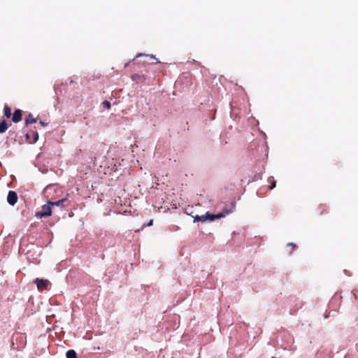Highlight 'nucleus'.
Instances as JSON below:
<instances>
[{
	"instance_id": "nucleus-1",
	"label": "nucleus",
	"mask_w": 358,
	"mask_h": 358,
	"mask_svg": "<svg viewBox=\"0 0 358 358\" xmlns=\"http://www.w3.org/2000/svg\"><path fill=\"white\" fill-rule=\"evenodd\" d=\"M236 208V203L234 201L231 202L230 206L229 208H224L222 211L217 214H210L209 213H206L204 215H196L194 217V222H206L207 220L213 221L215 219H220L221 217H224L226 215L233 213Z\"/></svg>"
},
{
	"instance_id": "nucleus-2",
	"label": "nucleus",
	"mask_w": 358,
	"mask_h": 358,
	"mask_svg": "<svg viewBox=\"0 0 358 358\" xmlns=\"http://www.w3.org/2000/svg\"><path fill=\"white\" fill-rule=\"evenodd\" d=\"M52 215V206L49 203V201L47 204H45L42 206V209L41 212H38L36 213V216H38L40 217H49Z\"/></svg>"
},
{
	"instance_id": "nucleus-3",
	"label": "nucleus",
	"mask_w": 358,
	"mask_h": 358,
	"mask_svg": "<svg viewBox=\"0 0 358 358\" xmlns=\"http://www.w3.org/2000/svg\"><path fill=\"white\" fill-rule=\"evenodd\" d=\"M37 288L40 291L47 289L49 286V281L48 280L36 278L35 280Z\"/></svg>"
},
{
	"instance_id": "nucleus-4",
	"label": "nucleus",
	"mask_w": 358,
	"mask_h": 358,
	"mask_svg": "<svg viewBox=\"0 0 358 358\" xmlns=\"http://www.w3.org/2000/svg\"><path fill=\"white\" fill-rule=\"evenodd\" d=\"M17 194L15 191L10 190L8 192L7 201L10 205L14 206L17 203Z\"/></svg>"
},
{
	"instance_id": "nucleus-5",
	"label": "nucleus",
	"mask_w": 358,
	"mask_h": 358,
	"mask_svg": "<svg viewBox=\"0 0 358 358\" xmlns=\"http://www.w3.org/2000/svg\"><path fill=\"white\" fill-rule=\"evenodd\" d=\"M22 120V110L20 109H16L13 115L12 120L14 122H19Z\"/></svg>"
},
{
	"instance_id": "nucleus-6",
	"label": "nucleus",
	"mask_w": 358,
	"mask_h": 358,
	"mask_svg": "<svg viewBox=\"0 0 358 358\" xmlns=\"http://www.w3.org/2000/svg\"><path fill=\"white\" fill-rule=\"evenodd\" d=\"M31 135H32V140L29 141V143H36L38 139V134L37 132L32 131L31 134H27L26 138L27 139H30Z\"/></svg>"
},
{
	"instance_id": "nucleus-7",
	"label": "nucleus",
	"mask_w": 358,
	"mask_h": 358,
	"mask_svg": "<svg viewBox=\"0 0 358 358\" xmlns=\"http://www.w3.org/2000/svg\"><path fill=\"white\" fill-rule=\"evenodd\" d=\"M37 122V118H34L32 114L29 113L27 117L25 119V124L28 125L29 124L36 123Z\"/></svg>"
},
{
	"instance_id": "nucleus-8",
	"label": "nucleus",
	"mask_w": 358,
	"mask_h": 358,
	"mask_svg": "<svg viewBox=\"0 0 358 358\" xmlns=\"http://www.w3.org/2000/svg\"><path fill=\"white\" fill-rule=\"evenodd\" d=\"M66 201H67L66 199H62L57 201H49V203L51 205L52 207V206H62L63 203Z\"/></svg>"
},
{
	"instance_id": "nucleus-9",
	"label": "nucleus",
	"mask_w": 358,
	"mask_h": 358,
	"mask_svg": "<svg viewBox=\"0 0 358 358\" xmlns=\"http://www.w3.org/2000/svg\"><path fill=\"white\" fill-rule=\"evenodd\" d=\"M4 116L7 118H10L11 116V109L8 105H5L3 108Z\"/></svg>"
},
{
	"instance_id": "nucleus-10",
	"label": "nucleus",
	"mask_w": 358,
	"mask_h": 358,
	"mask_svg": "<svg viewBox=\"0 0 358 358\" xmlns=\"http://www.w3.org/2000/svg\"><path fill=\"white\" fill-rule=\"evenodd\" d=\"M8 128V125L6 122V121L3 120L0 123V134L4 133L7 130Z\"/></svg>"
},
{
	"instance_id": "nucleus-11",
	"label": "nucleus",
	"mask_w": 358,
	"mask_h": 358,
	"mask_svg": "<svg viewBox=\"0 0 358 358\" xmlns=\"http://www.w3.org/2000/svg\"><path fill=\"white\" fill-rule=\"evenodd\" d=\"M66 358H77V353L73 350H69L66 353Z\"/></svg>"
},
{
	"instance_id": "nucleus-12",
	"label": "nucleus",
	"mask_w": 358,
	"mask_h": 358,
	"mask_svg": "<svg viewBox=\"0 0 358 358\" xmlns=\"http://www.w3.org/2000/svg\"><path fill=\"white\" fill-rule=\"evenodd\" d=\"M102 105L106 109H110L111 106L110 103L107 100L103 101Z\"/></svg>"
},
{
	"instance_id": "nucleus-13",
	"label": "nucleus",
	"mask_w": 358,
	"mask_h": 358,
	"mask_svg": "<svg viewBox=\"0 0 358 358\" xmlns=\"http://www.w3.org/2000/svg\"><path fill=\"white\" fill-rule=\"evenodd\" d=\"M275 185H276V182H275V180H273V181L271 183V185H270V186H269V188H270L271 189H273V188L275 187Z\"/></svg>"
},
{
	"instance_id": "nucleus-14",
	"label": "nucleus",
	"mask_w": 358,
	"mask_h": 358,
	"mask_svg": "<svg viewBox=\"0 0 358 358\" xmlns=\"http://www.w3.org/2000/svg\"><path fill=\"white\" fill-rule=\"evenodd\" d=\"M287 246H290V247H292V249H294V248H296V245L294 243H288V244H287Z\"/></svg>"
},
{
	"instance_id": "nucleus-15",
	"label": "nucleus",
	"mask_w": 358,
	"mask_h": 358,
	"mask_svg": "<svg viewBox=\"0 0 358 358\" xmlns=\"http://www.w3.org/2000/svg\"><path fill=\"white\" fill-rule=\"evenodd\" d=\"M152 224H153V220H150L149 221V222L148 223L147 226H148V227H150V226H152Z\"/></svg>"
},
{
	"instance_id": "nucleus-16",
	"label": "nucleus",
	"mask_w": 358,
	"mask_h": 358,
	"mask_svg": "<svg viewBox=\"0 0 358 358\" xmlns=\"http://www.w3.org/2000/svg\"><path fill=\"white\" fill-rule=\"evenodd\" d=\"M39 123H40V124H41V126H43V127H45V126H46V125H47V123H45V122H43V121H40V122H39Z\"/></svg>"
},
{
	"instance_id": "nucleus-17",
	"label": "nucleus",
	"mask_w": 358,
	"mask_h": 358,
	"mask_svg": "<svg viewBox=\"0 0 358 358\" xmlns=\"http://www.w3.org/2000/svg\"><path fill=\"white\" fill-rule=\"evenodd\" d=\"M322 213L323 211H325V210H326V207H325L324 206H322Z\"/></svg>"
},
{
	"instance_id": "nucleus-18",
	"label": "nucleus",
	"mask_w": 358,
	"mask_h": 358,
	"mask_svg": "<svg viewBox=\"0 0 358 358\" xmlns=\"http://www.w3.org/2000/svg\"><path fill=\"white\" fill-rule=\"evenodd\" d=\"M352 292H353V294H354L355 297V298H357V296H356V294H355V290H353V291H352Z\"/></svg>"
},
{
	"instance_id": "nucleus-19",
	"label": "nucleus",
	"mask_w": 358,
	"mask_h": 358,
	"mask_svg": "<svg viewBox=\"0 0 358 358\" xmlns=\"http://www.w3.org/2000/svg\"><path fill=\"white\" fill-rule=\"evenodd\" d=\"M271 358H275V357H271Z\"/></svg>"
}]
</instances>
